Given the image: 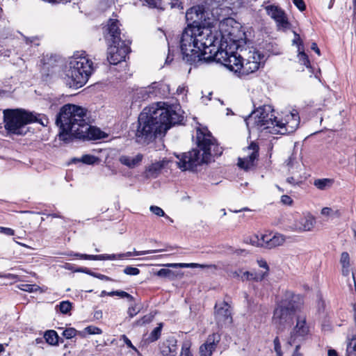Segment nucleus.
I'll return each mask as SVG.
<instances>
[{"instance_id": "57", "label": "nucleus", "mask_w": 356, "mask_h": 356, "mask_svg": "<svg viewBox=\"0 0 356 356\" xmlns=\"http://www.w3.org/2000/svg\"><path fill=\"white\" fill-rule=\"evenodd\" d=\"M138 312L139 310L135 306H131L129 307L127 313L130 318H133Z\"/></svg>"}, {"instance_id": "27", "label": "nucleus", "mask_w": 356, "mask_h": 356, "mask_svg": "<svg viewBox=\"0 0 356 356\" xmlns=\"http://www.w3.org/2000/svg\"><path fill=\"white\" fill-rule=\"evenodd\" d=\"M143 159V155L138 154L134 156L122 155L119 158L120 162L129 168H134L139 165Z\"/></svg>"}, {"instance_id": "7", "label": "nucleus", "mask_w": 356, "mask_h": 356, "mask_svg": "<svg viewBox=\"0 0 356 356\" xmlns=\"http://www.w3.org/2000/svg\"><path fill=\"white\" fill-rule=\"evenodd\" d=\"M5 129L10 134L22 135L25 125L38 122L47 126L49 118L43 114L27 112L23 109H5L3 111Z\"/></svg>"}, {"instance_id": "43", "label": "nucleus", "mask_w": 356, "mask_h": 356, "mask_svg": "<svg viewBox=\"0 0 356 356\" xmlns=\"http://www.w3.org/2000/svg\"><path fill=\"white\" fill-rule=\"evenodd\" d=\"M19 289L22 291L31 293L37 291L39 290L40 287L36 284H24L21 285Z\"/></svg>"}, {"instance_id": "8", "label": "nucleus", "mask_w": 356, "mask_h": 356, "mask_svg": "<svg viewBox=\"0 0 356 356\" xmlns=\"http://www.w3.org/2000/svg\"><path fill=\"white\" fill-rule=\"evenodd\" d=\"M94 65L85 52H76L70 58L66 72L67 83L70 88L84 86L94 71Z\"/></svg>"}, {"instance_id": "48", "label": "nucleus", "mask_w": 356, "mask_h": 356, "mask_svg": "<svg viewBox=\"0 0 356 356\" xmlns=\"http://www.w3.org/2000/svg\"><path fill=\"white\" fill-rule=\"evenodd\" d=\"M150 211L157 216H165L164 211L159 207L151 206L149 207Z\"/></svg>"}, {"instance_id": "20", "label": "nucleus", "mask_w": 356, "mask_h": 356, "mask_svg": "<svg viewBox=\"0 0 356 356\" xmlns=\"http://www.w3.org/2000/svg\"><path fill=\"white\" fill-rule=\"evenodd\" d=\"M294 160L293 155H291L286 161V165L289 167V171L291 174V176L286 178V182L292 186L299 185L302 183L301 168Z\"/></svg>"}, {"instance_id": "29", "label": "nucleus", "mask_w": 356, "mask_h": 356, "mask_svg": "<svg viewBox=\"0 0 356 356\" xmlns=\"http://www.w3.org/2000/svg\"><path fill=\"white\" fill-rule=\"evenodd\" d=\"M257 264L262 270L253 272L254 281L261 282L268 275L269 267L267 262L263 259L258 260Z\"/></svg>"}, {"instance_id": "52", "label": "nucleus", "mask_w": 356, "mask_h": 356, "mask_svg": "<svg viewBox=\"0 0 356 356\" xmlns=\"http://www.w3.org/2000/svg\"><path fill=\"white\" fill-rule=\"evenodd\" d=\"M294 5L300 10L303 11L306 9V6L303 0H293Z\"/></svg>"}, {"instance_id": "32", "label": "nucleus", "mask_w": 356, "mask_h": 356, "mask_svg": "<svg viewBox=\"0 0 356 356\" xmlns=\"http://www.w3.org/2000/svg\"><path fill=\"white\" fill-rule=\"evenodd\" d=\"M333 184L334 179L329 178L316 179L314 181V186L321 191L331 188Z\"/></svg>"}, {"instance_id": "61", "label": "nucleus", "mask_w": 356, "mask_h": 356, "mask_svg": "<svg viewBox=\"0 0 356 356\" xmlns=\"http://www.w3.org/2000/svg\"><path fill=\"white\" fill-rule=\"evenodd\" d=\"M171 7L183 9L182 3L179 0H172L171 2Z\"/></svg>"}, {"instance_id": "37", "label": "nucleus", "mask_w": 356, "mask_h": 356, "mask_svg": "<svg viewBox=\"0 0 356 356\" xmlns=\"http://www.w3.org/2000/svg\"><path fill=\"white\" fill-rule=\"evenodd\" d=\"M162 329V323L155 327L152 332L149 334L148 337L145 339L148 343L154 342L156 341L161 336Z\"/></svg>"}, {"instance_id": "51", "label": "nucleus", "mask_w": 356, "mask_h": 356, "mask_svg": "<svg viewBox=\"0 0 356 356\" xmlns=\"http://www.w3.org/2000/svg\"><path fill=\"white\" fill-rule=\"evenodd\" d=\"M152 316H144L142 318L139 319L136 322L137 325H143L145 323H148L152 321Z\"/></svg>"}, {"instance_id": "38", "label": "nucleus", "mask_w": 356, "mask_h": 356, "mask_svg": "<svg viewBox=\"0 0 356 356\" xmlns=\"http://www.w3.org/2000/svg\"><path fill=\"white\" fill-rule=\"evenodd\" d=\"M157 276L169 280H173L175 277V272L166 268H161L155 273Z\"/></svg>"}, {"instance_id": "41", "label": "nucleus", "mask_w": 356, "mask_h": 356, "mask_svg": "<svg viewBox=\"0 0 356 356\" xmlns=\"http://www.w3.org/2000/svg\"><path fill=\"white\" fill-rule=\"evenodd\" d=\"M191 342L189 341H184L182 346H181V351L180 356H192L191 351Z\"/></svg>"}, {"instance_id": "5", "label": "nucleus", "mask_w": 356, "mask_h": 356, "mask_svg": "<svg viewBox=\"0 0 356 356\" xmlns=\"http://www.w3.org/2000/svg\"><path fill=\"white\" fill-rule=\"evenodd\" d=\"M302 304L300 295L289 291L284 293L282 300L277 302L272 318V323L279 334L291 325L295 315L300 312Z\"/></svg>"}, {"instance_id": "24", "label": "nucleus", "mask_w": 356, "mask_h": 356, "mask_svg": "<svg viewBox=\"0 0 356 356\" xmlns=\"http://www.w3.org/2000/svg\"><path fill=\"white\" fill-rule=\"evenodd\" d=\"M355 327L349 330L346 347V356H356V314L354 316Z\"/></svg>"}, {"instance_id": "18", "label": "nucleus", "mask_w": 356, "mask_h": 356, "mask_svg": "<svg viewBox=\"0 0 356 356\" xmlns=\"http://www.w3.org/2000/svg\"><path fill=\"white\" fill-rule=\"evenodd\" d=\"M74 137L80 139L97 140L104 138V133L99 128L88 124L86 121Z\"/></svg>"}, {"instance_id": "13", "label": "nucleus", "mask_w": 356, "mask_h": 356, "mask_svg": "<svg viewBox=\"0 0 356 356\" xmlns=\"http://www.w3.org/2000/svg\"><path fill=\"white\" fill-rule=\"evenodd\" d=\"M300 124V117L296 111H293L286 115L284 119H276L275 129L270 131V134H286L293 133Z\"/></svg>"}, {"instance_id": "35", "label": "nucleus", "mask_w": 356, "mask_h": 356, "mask_svg": "<svg viewBox=\"0 0 356 356\" xmlns=\"http://www.w3.org/2000/svg\"><path fill=\"white\" fill-rule=\"evenodd\" d=\"M270 241L268 248H273L282 245L285 241V238L280 234H275L274 235L271 234V239H270Z\"/></svg>"}, {"instance_id": "19", "label": "nucleus", "mask_w": 356, "mask_h": 356, "mask_svg": "<svg viewBox=\"0 0 356 356\" xmlns=\"http://www.w3.org/2000/svg\"><path fill=\"white\" fill-rule=\"evenodd\" d=\"M186 19L188 26H202L201 24L206 19L204 8L200 6H193L189 8L186 13ZM203 26H205L204 25Z\"/></svg>"}, {"instance_id": "54", "label": "nucleus", "mask_w": 356, "mask_h": 356, "mask_svg": "<svg viewBox=\"0 0 356 356\" xmlns=\"http://www.w3.org/2000/svg\"><path fill=\"white\" fill-rule=\"evenodd\" d=\"M0 232L8 236H13L15 234L14 229L9 227H1Z\"/></svg>"}, {"instance_id": "17", "label": "nucleus", "mask_w": 356, "mask_h": 356, "mask_svg": "<svg viewBox=\"0 0 356 356\" xmlns=\"http://www.w3.org/2000/svg\"><path fill=\"white\" fill-rule=\"evenodd\" d=\"M258 145L254 143H252L244 149L246 154L243 158H238V167L245 170L251 169L254 165V161L258 157Z\"/></svg>"}, {"instance_id": "15", "label": "nucleus", "mask_w": 356, "mask_h": 356, "mask_svg": "<svg viewBox=\"0 0 356 356\" xmlns=\"http://www.w3.org/2000/svg\"><path fill=\"white\" fill-rule=\"evenodd\" d=\"M262 58L259 52L250 51L247 58H243L238 71L239 76H246L256 72L260 67Z\"/></svg>"}, {"instance_id": "56", "label": "nucleus", "mask_w": 356, "mask_h": 356, "mask_svg": "<svg viewBox=\"0 0 356 356\" xmlns=\"http://www.w3.org/2000/svg\"><path fill=\"white\" fill-rule=\"evenodd\" d=\"M121 339L123 340L124 343L129 347L132 348L134 350H136V347L132 344L131 341L128 339V337L123 334L121 336Z\"/></svg>"}, {"instance_id": "46", "label": "nucleus", "mask_w": 356, "mask_h": 356, "mask_svg": "<svg viewBox=\"0 0 356 356\" xmlns=\"http://www.w3.org/2000/svg\"><path fill=\"white\" fill-rule=\"evenodd\" d=\"M84 331L89 334H100L102 333V331L100 328L93 325L86 327Z\"/></svg>"}, {"instance_id": "4", "label": "nucleus", "mask_w": 356, "mask_h": 356, "mask_svg": "<svg viewBox=\"0 0 356 356\" xmlns=\"http://www.w3.org/2000/svg\"><path fill=\"white\" fill-rule=\"evenodd\" d=\"M86 111L74 104L64 105L57 115L56 123L60 127L59 138L69 143L86 121Z\"/></svg>"}, {"instance_id": "12", "label": "nucleus", "mask_w": 356, "mask_h": 356, "mask_svg": "<svg viewBox=\"0 0 356 356\" xmlns=\"http://www.w3.org/2000/svg\"><path fill=\"white\" fill-rule=\"evenodd\" d=\"M210 56H212L210 62L216 60L225 65L229 70L238 73L243 60L241 55H237V53H229L226 50L216 51V48L213 47V53Z\"/></svg>"}, {"instance_id": "58", "label": "nucleus", "mask_w": 356, "mask_h": 356, "mask_svg": "<svg viewBox=\"0 0 356 356\" xmlns=\"http://www.w3.org/2000/svg\"><path fill=\"white\" fill-rule=\"evenodd\" d=\"M189 266H190V268H211V267L215 268L214 265H204V264H196V263H190Z\"/></svg>"}, {"instance_id": "30", "label": "nucleus", "mask_w": 356, "mask_h": 356, "mask_svg": "<svg viewBox=\"0 0 356 356\" xmlns=\"http://www.w3.org/2000/svg\"><path fill=\"white\" fill-rule=\"evenodd\" d=\"M270 239H271V234H260V236L256 235L251 238V242L254 245L268 248Z\"/></svg>"}, {"instance_id": "1", "label": "nucleus", "mask_w": 356, "mask_h": 356, "mask_svg": "<svg viewBox=\"0 0 356 356\" xmlns=\"http://www.w3.org/2000/svg\"><path fill=\"white\" fill-rule=\"evenodd\" d=\"M183 116L165 102L145 107L138 116L136 136L138 143H145L165 134L172 125L179 124Z\"/></svg>"}, {"instance_id": "53", "label": "nucleus", "mask_w": 356, "mask_h": 356, "mask_svg": "<svg viewBox=\"0 0 356 356\" xmlns=\"http://www.w3.org/2000/svg\"><path fill=\"white\" fill-rule=\"evenodd\" d=\"M115 294L118 296H120L121 298H127L129 300L132 301L134 300L133 296H131L128 293L123 291H115Z\"/></svg>"}, {"instance_id": "23", "label": "nucleus", "mask_w": 356, "mask_h": 356, "mask_svg": "<svg viewBox=\"0 0 356 356\" xmlns=\"http://www.w3.org/2000/svg\"><path fill=\"white\" fill-rule=\"evenodd\" d=\"M177 339L174 337L166 339L160 346L163 356H176L177 353Z\"/></svg>"}, {"instance_id": "34", "label": "nucleus", "mask_w": 356, "mask_h": 356, "mask_svg": "<svg viewBox=\"0 0 356 356\" xmlns=\"http://www.w3.org/2000/svg\"><path fill=\"white\" fill-rule=\"evenodd\" d=\"M163 167V164L161 162H156L151 164L147 169V176L156 177Z\"/></svg>"}, {"instance_id": "50", "label": "nucleus", "mask_w": 356, "mask_h": 356, "mask_svg": "<svg viewBox=\"0 0 356 356\" xmlns=\"http://www.w3.org/2000/svg\"><path fill=\"white\" fill-rule=\"evenodd\" d=\"M241 280L242 281L245 280H253L254 281V276H253V272H249V271H243L242 275H241Z\"/></svg>"}, {"instance_id": "45", "label": "nucleus", "mask_w": 356, "mask_h": 356, "mask_svg": "<svg viewBox=\"0 0 356 356\" xmlns=\"http://www.w3.org/2000/svg\"><path fill=\"white\" fill-rule=\"evenodd\" d=\"M77 331L73 327H69L63 330L62 334L67 339H72L76 336Z\"/></svg>"}, {"instance_id": "62", "label": "nucleus", "mask_w": 356, "mask_h": 356, "mask_svg": "<svg viewBox=\"0 0 356 356\" xmlns=\"http://www.w3.org/2000/svg\"><path fill=\"white\" fill-rule=\"evenodd\" d=\"M311 48L314 50L318 56L321 55V51L319 48L318 47L316 43L314 42L312 44Z\"/></svg>"}, {"instance_id": "64", "label": "nucleus", "mask_w": 356, "mask_h": 356, "mask_svg": "<svg viewBox=\"0 0 356 356\" xmlns=\"http://www.w3.org/2000/svg\"><path fill=\"white\" fill-rule=\"evenodd\" d=\"M131 256H134L133 252H127L126 253L118 254V258L122 259V258H124V257H131Z\"/></svg>"}, {"instance_id": "40", "label": "nucleus", "mask_w": 356, "mask_h": 356, "mask_svg": "<svg viewBox=\"0 0 356 356\" xmlns=\"http://www.w3.org/2000/svg\"><path fill=\"white\" fill-rule=\"evenodd\" d=\"M81 161L86 164L92 165L99 161V159L95 156L86 154L81 157Z\"/></svg>"}, {"instance_id": "28", "label": "nucleus", "mask_w": 356, "mask_h": 356, "mask_svg": "<svg viewBox=\"0 0 356 356\" xmlns=\"http://www.w3.org/2000/svg\"><path fill=\"white\" fill-rule=\"evenodd\" d=\"M72 255V254H70ZM73 256L77 257L80 259H88V260H115L118 258V254H99V255H91L86 254L75 253Z\"/></svg>"}, {"instance_id": "49", "label": "nucleus", "mask_w": 356, "mask_h": 356, "mask_svg": "<svg viewBox=\"0 0 356 356\" xmlns=\"http://www.w3.org/2000/svg\"><path fill=\"white\" fill-rule=\"evenodd\" d=\"M294 39L292 42L293 44H296L298 46V51L299 50V47L303 48L302 41L300 39V35L295 31H293Z\"/></svg>"}, {"instance_id": "10", "label": "nucleus", "mask_w": 356, "mask_h": 356, "mask_svg": "<svg viewBox=\"0 0 356 356\" xmlns=\"http://www.w3.org/2000/svg\"><path fill=\"white\" fill-rule=\"evenodd\" d=\"M226 5L223 7H214L213 5L211 9V15L213 16L215 20L218 22V31H213V35L218 36V41L216 42V45L220 44L226 37L232 35L233 25L236 23L235 20L232 17H225L226 14L225 12L228 11V0H225Z\"/></svg>"}, {"instance_id": "3", "label": "nucleus", "mask_w": 356, "mask_h": 356, "mask_svg": "<svg viewBox=\"0 0 356 356\" xmlns=\"http://www.w3.org/2000/svg\"><path fill=\"white\" fill-rule=\"evenodd\" d=\"M196 143L197 149L176 154L177 165L182 171L194 170L202 163L210 162L212 157L222 154V147H219L216 139L207 128H197Z\"/></svg>"}, {"instance_id": "26", "label": "nucleus", "mask_w": 356, "mask_h": 356, "mask_svg": "<svg viewBox=\"0 0 356 356\" xmlns=\"http://www.w3.org/2000/svg\"><path fill=\"white\" fill-rule=\"evenodd\" d=\"M315 224V218L312 215H307L301 218L298 222L294 225V229L299 231H310Z\"/></svg>"}, {"instance_id": "16", "label": "nucleus", "mask_w": 356, "mask_h": 356, "mask_svg": "<svg viewBox=\"0 0 356 356\" xmlns=\"http://www.w3.org/2000/svg\"><path fill=\"white\" fill-rule=\"evenodd\" d=\"M230 305L225 301L220 302L215 305L214 316L219 327H222L232 323Z\"/></svg>"}, {"instance_id": "63", "label": "nucleus", "mask_w": 356, "mask_h": 356, "mask_svg": "<svg viewBox=\"0 0 356 356\" xmlns=\"http://www.w3.org/2000/svg\"><path fill=\"white\" fill-rule=\"evenodd\" d=\"M242 273H243V270L241 269H239L238 270H235L234 272L232 273L234 277H236V278H239V279H241V275H242Z\"/></svg>"}, {"instance_id": "14", "label": "nucleus", "mask_w": 356, "mask_h": 356, "mask_svg": "<svg viewBox=\"0 0 356 356\" xmlns=\"http://www.w3.org/2000/svg\"><path fill=\"white\" fill-rule=\"evenodd\" d=\"M265 10L267 15L275 21L277 31L286 32L291 29V24L288 16L280 7L269 5L265 7Z\"/></svg>"}, {"instance_id": "47", "label": "nucleus", "mask_w": 356, "mask_h": 356, "mask_svg": "<svg viewBox=\"0 0 356 356\" xmlns=\"http://www.w3.org/2000/svg\"><path fill=\"white\" fill-rule=\"evenodd\" d=\"M124 273L129 275H137L140 273V270L136 267L127 266L123 270Z\"/></svg>"}, {"instance_id": "6", "label": "nucleus", "mask_w": 356, "mask_h": 356, "mask_svg": "<svg viewBox=\"0 0 356 356\" xmlns=\"http://www.w3.org/2000/svg\"><path fill=\"white\" fill-rule=\"evenodd\" d=\"M104 38L108 45L107 59L110 64L117 65L125 60L130 51V42L124 39L120 29V22L118 19H110L106 26Z\"/></svg>"}, {"instance_id": "39", "label": "nucleus", "mask_w": 356, "mask_h": 356, "mask_svg": "<svg viewBox=\"0 0 356 356\" xmlns=\"http://www.w3.org/2000/svg\"><path fill=\"white\" fill-rule=\"evenodd\" d=\"M298 59L301 64L305 65L307 67H309V60L308 56L305 53L303 48L300 47L298 50Z\"/></svg>"}, {"instance_id": "11", "label": "nucleus", "mask_w": 356, "mask_h": 356, "mask_svg": "<svg viewBox=\"0 0 356 356\" xmlns=\"http://www.w3.org/2000/svg\"><path fill=\"white\" fill-rule=\"evenodd\" d=\"M309 335L310 330L307 323L306 316L302 314H297L296 325L286 338L289 339V343L295 345L296 348H300L301 345L307 340Z\"/></svg>"}, {"instance_id": "22", "label": "nucleus", "mask_w": 356, "mask_h": 356, "mask_svg": "<svg viewBox=\"0 0 356 356\" xmlns=\"http://www.w3.org/2000/svg\"><path fill=\"white\" fill-rule=\"evenodd\" d=\"M274 349L277 356H301L298 353L300 348H296L295 345L289 343V339H286V343L284 346V350H281L280 342L278 337H276L273 341Z\"/></svg>"}, {"instance_id": "36", "label": "nucleus", "mask_w": 356, "mask_h": 356, "mask_svg": "<svg viewBox=\"0 0 356 356\" xmlns=\"http://www.w3.org/2000/svg\"><path fill=\"white\" fill-rule=\"evenodd\" d=\"M136 95L137 99L145 100L152 96L151 85L147 88H141L136 90Z\"/></svg>"}, {"instance_id": "25", "label": "nucleus", "mask_w": 356, "mask_h": 356, "mask_svg": "<svg viewBox=\"0 0 356 356\" xmlns=\"http://www.w3.org/2000/svg\"><path fill=\"white\" fill-rule=\"evenodd\" d=\"M152 96L167 97L170 93V88L168 84L163 82H154L151 84Z\"/></svg>"}, {"instance_id": "42", "label": "nucleus", "mask_w": 356, "mask_h": 356, "mask_svg": "<svg viewBox=\"0 0 356 356\" xmlns=\"http://www.w3.org/2000/svg\"><path fill=\"white\" fill-rule=\"evenodd\" d=\"M321 213L323 216H340V212L339 210L334 211L330 207H324L321 209Z\"/></svg>"}, {"instance_id": "2", "label": "nucleus", "mask_w": 356, "mask_h": 356, "mask_svg": "<svg viewBox=\"0 0 356 356\" xmlns=\"http://www.w3.org/2000/svg\"><path fill=\"white\" fill-rule=\"evenodd\" d=\"M218 36L213 35L209 26H187L183 31L180 40V49L183 60L190 65L198 66L208 63L212 56Z\"/></svg>"}, {"instance_id": "33", "label": "nucleus", "mask_w": 356, "mask_h": 356, "mask_svg": "<svg viewBox=\"0 0 356 356\" xmlns=\"http://www.w3.org/2000/svg\"><path fill=\"white\" fill-rule=\"evenodd\" d=\"M44 338L47 343L51 346H57L58 344V335L54 330H47L45 332Z\"/></svg>"}, {"instance_id": "21", "label": "nucleus", "mask_w": 356, "mask_h": 356, "mask_svg": "<svg viewBox=\"0 0 356 356\" xmlns=\"http://www.w3.org/2000/svg\"><path fill=\"white\" fill-rule=\"evenodd\" d=\"M219 333H213L208 336L207 341L200 347V356H211L220 341Z\"/></svg>"}, {"instance_id": "9", "label": "nucleus", "mask_w": 356, "mask_h": 356, "mask_svg": "<svg viewBox=\"0 0 356 356\" xmlns=\"http://www.w3.org/2000/svg\"><path fill=\"white\" fill-rule=\"evenodd\" d=\"M276 118L271 106L264 105L252 112L245 119V122L248 128L268 130L270 133V131L275 129Z\"/></svg>"}, {"instance_id": "44", "label": "nucleus", "mask_w": 356, "mask_h": 356, "mask_svg": "<svg viewBox=\"0 0 356 356\" xmlns=\"http://www.w3.org/2000/svg\"><path fill=\"white\" fill-rule=\"evenodd\" d=\"M60 311L63 314H67L72 308V305L69 301H62L59 305Z\"/></svg>"}, {"instance_id": "60", "label": "nucleus", "mask_w": 356, "mask_h": 356, "mask_svg": "<svg viewBox=\"0 0 356 356\" xmlns=\"http://www.w3.org/2000/svg\"><path fill=\"white\" fill-rule=\"evenodd\" d=\"M160 252V250L134 251L133 252V254H134V256H140V255H144L146 254H150L152 252Z\"/></svg>"}, {"instance_id": "55", "label": "nucleus", "mask_w": 356, "mask_h": 356, "mask_svg": "<svg viewBox=\"0 0 356 356\" xmlns=\"http://www.w3.org/2000/svg\"><path fill=\"white\" fill-rule=\"evenodd\" d=\"M172 268H190L189 264L178 263V264H167L165 265Z\"/></svg>"}, {"instance_id": "59", "label": "nucleus", "mask_w": 356, "mask_h": 356, "mask_svg": "<svg viewBox=\"0 0 356 356\" xmlns=\"http://www.w3.org/2000/svg\"><path fill=\"white\" fill-rule=\"evenodd\" d=\"M281 202L284 204L290 205L293 200L289 195H284L281 197Z\"/></svg>"}, {"instance_id": "31", "label": "nucleus", "mask_w": 356, "mask_h": 356, "mask_svg": "<svg viewBox=\"0 0 356 356\" xmlns=\"http://www.w3.org/2000/svg\"><path fill=\"white\" fill-rule=\"evenodd\" d=\"M340 264L341 265V272L343 276H348L350 273V256L346 252L341 254Z\"/></svg>"}]
</instances>
